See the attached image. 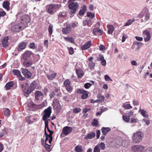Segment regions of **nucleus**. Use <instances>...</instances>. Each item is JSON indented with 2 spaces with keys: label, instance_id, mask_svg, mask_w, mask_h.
<instances>
[{
  "label": "nucleus",
  "instance_id": "1",
  "mask_svg": "<svg viewBox=\"0 0 152 152\" xmlns=\"http://www.w3.org/2000/svg\"><path fill=\"white\" fill-rule=\"evenodd\" d=\"M17 20L25 28L30 23V18L27 15L24 14L22 13H18L16 15Z\"/></svg>",
  "mask_w": 152,
  "mask_h": 152
},
{
  "label": "nucleus",
  "instance_id": "2",
  "mask_svg": "<svg viewBox=\"0 0 152 152\" xmlns=\"http://www.w3.org/2000/svg\"><path fill=\"white\" fill-rule=\"evenodd\" d=\"M143 134L141 132L138 131L133 133L132 140L134 143H137L141 142L142 140Z\"/></svg>",
  "mask_w": 152,
  "mask_h": 152
},
{
  "label": "nucleus",
  "instance_id": "3",
  "mask_svg": "<svg viewBox=\"0 0 152 152\" xmlns=\"http://www.w3.org/2000/svg\"><path fill=\"white\" fill-rule=\"evenodd\" d=\"M37 83L35 81L33 82L26 90H24V94L26 97H28L30 94L37 88Z\"/></svg>",
  "mask_w": 152,
  "mask_h": 152
},
{
  "label": "nucleus",
  "instance_id": "4",
  "mask_svg": "<svg viewBox=\"0 0 152 152\" xmlns=\"http://www.w3.org/2000/svg\"><path fill=\"white\" fill-rule=\"evenodd\" d=\"M53 106L54 108L57 112H60L62 109V107L61 105L58 100L56 98H54L53 102Z\"/></svg>",
  "mask_w": 152,
  "mask_h": 152
},
{
  "label": "nucleus",
  "instance_id": "5",
  "mask_svg": "<svg viewBox=\"0 0 152 152\" xmlns=\"http://www.w3.org/2000/svg\"><path fill=\"white\" fill-rule=\"evenodd\" d=\"M44 112L45 114L43 115L42 119L45 121H47L46 119L50 117L52 112L51 107H48L45 110Z\"/></svg>",
  "mask_w": 152,
  "mask_h": 152
},
{
  "label": "nucleus",
  "instance_id": "6",
  "mask_svg": "<svg viewBox=\"0 0 152 152\" xmlns=\"http://www.w3.org/2000/svg\"><path fill=\"white\" fill-rule=\"evenodd\" d=\"M69 7L70 9L72 10L71 13H73L75 12L76 10L78 7V4L77 2H74L71 1H69Z\"/></svg>",
  "mask_w": 152,
  "mask_h": 152
},
{
  "label": "nucleus",
  "instance_id": "7",
  "mask_svg": "<svg viewBox=\"0 0 152 152\" xmlns=\"http://www.w3.org/2000/svg\"><path fill=\"white\" fill-rule=\"evenodd\" d=\"M72 130V127L68 126H66L63 128L62 132L61 134V136L62 134L67 135L70 133Z\"/></svg>",
  "mask_w": 152,
  "mask_h": 152
},
{
  "label": "nucleus",
  "instance_id": "8",
  "mask_svg": "<svg viewBox=\"0 0 152 152\" xmlns=\"http://www.w3.org/2000/svg\"><path fill=\"white\" fill-rule=\"evenodd\" d=\"M24 28L19 23L18 25H16L12 26L11 29L13 31L19 32Z\"/></svg>",
  "mask_w": 152,
  "mask_h": 152
},
{
  "label": "nucleus",
  "instance_id": "9",
  "mask_svg": "<svg viewBox=\"0 0 152 152\" xmlns=\"http://www.w3.org/2000/svg\"><path fill=\"white\" fill-rule=\"evenodd\" d=\"M132 149L135 152H142L144 147L141 145H135L132 146Z\"/></svg>",
  "mask_w": 152,
  "mask_h": 152
},
{
  "label": "nucleus",
  "instance_id": "10",
  "mask_svg": "<svg viewBox=\"0 0 152 152\" xmlns=\"http://www.w3.org/2000/svg\"><path fill=\"white\" fill-rule=\"evenodd\" d=\"M22 73L24 75L26 78H30L32 75L31 73L29 71L28 69H24V68H22L21 70Z\"/></svg>",
  "mask_w": 152,
  "mask_h": 152
},
{
  "label": "nucleus",
  "instance_id": "11",
  "mask_svg": "<svg viewBox=\"0 0 152 152\" xmlns=\"http://www.w3.org/2000/svg\"><path fill=\"white\" fill-rule=\"evenodd\" d=\"M78 94H81V98L83 99H85L87 98L88 96V92L83 89H79L77 91Z\"/></svg>",
  "mask_w": 152,
  "mask_h": 152
},
{
  "label": "nucleus",
  "instance_id": "12",
  "mask_svg": "<svg viewBox=\"0 0 152 152\" xmlns=\"http://www.w3.org/2000/svg\"><path fill=\"white\" fill-rule=\"evenodd\" d=\"M56 6L52 4L48 5L47 6V9L48 12L51 14H53L56 11Z\"/></svg>",
  "mask_w": 152,
  "mask_h": 152
},
{
  "label": "nucleus",
  "instance_id": "13",
  "mask_svg": "<svg viewBox=\"0 0 152 152\" xmlns=\"http://www.w3.org/2000/svg\"><path fill=\"white\" fill-rule=\"evenodd\" d=\"M13 74L17 75L19 77V80L23 81L25 80V78L24 77H22L21 75L20 72L17 69L13 70L12 71Z\"/></svg>",
  "mask_w": 152,
  "mask_h": 152
},
{
  "label": "nucleus",
  "instance_id": "14",
  "mask_svg": "<svg viewBox=\"0 0 152 152\" xmlns=\"http://www.w3.org/2000/svg\"><path fill=\"white\" fill-rule=\"evenodd\" d=\"M144 41L147 42L149 40L151 39L150 34V32L147 31H144L143 32Z\"/></svg>",
  "mask_w": 152,
  "mask_h": 152
},
{
  "label": "nucleus",
  "instance_id": "15",
  "mask_svg": "<svg viewBox=\"0 0 152 152\" xmlns=\"http://www.w3.org/2000/svg\"><path fill=\"white\" fill-rule=\"evenodd\" d=\"M24 60L25 61L23 62V66L26 68L30 66L33 64V61L31 59Z\"/></svg>",
  "mask_w": 152,
  "mask_h": 152
},
{
  "label": "nucleus",
  "instance_id": "16",
  "mask_svg": "<svg viewBox=\"0 0 152 152\" xmlns=\"http://www.w3.org/2000/svg\"><path fill=\"white\" fill-rule=\"evenodd\" d=\"M32 53L29 50H26L23 54V58L24 60L28 59L32 55Z\"/></svg>",
  "mask_w": 152,
  "mask_h": 152
},
{
  "label": "nucleus",
  "instance_id": "17",
  "mask_svg": "<svg viewBox=\"0 0 152 152\" xmlns=\"http://www.w3.org/2000/svg\"><path fill=\"white\" fill-rule=\"evenodd\" d=\"M70 82L68 80H65L64 82V85L66 87V90L68 92L72 91V88L70 85Z\"/></svg>",
  "mask_w": 152,
  "mask_h": 152
},
{
  "label": "nucleus",
  "instance_id": "18",
  "mask_svg": "<svg viewBox=\"0 0 152 152\" xmlns=\"http://www.w3.org/2000/svg\"><path fill=\"white\" fill-rule=\"evenodd\" d=\"M43 93L40 91H37L35 93V97L36 100H38L41 98L43 96Z\"/></svg>",
  "mask_w": 152,
  "mask_h": 152
},
{
  "label": "nucleus",
  "instance_id": "19",
  "mask_svg": "<svg viewBox=\"0 0 152 152\" xmlns=\"http://www.w3.org/2000/svg\"><path fill=\"white\" fill-rule=\"evenodd\" d=\"M9 37H4L1 40V42L2 46L4 48L7 47L8 45V40Z\"/></svg>",
  "mask_w": 152,
  "mask_h": 152
},
{
  "label": "nucleus",
  "instance_id": "20",
  "mask_svg": "<svg viewBox=\"0 0 152 152\" xmlns=\"http://www.w3.org/2000/svg\"><path fill=\"white\" fill-rule=\"evenodd\" d=\"M71 31V26L70 25L68 24L65 28H62V31L63 33L67 34L70 32Z\"/></svg>",
  "mask_w": 152,
  "mask_h": 152
},
{
  "label": "nucleus",
  "instance_id": "21",
  "mask_svg": "<svg viewBox=\"0 0 152 152\" xmlns=\"http://www.w3.org/2000/svg\"><path fill=\"white\" fill-rule=\"evenodd\" d=\"M91 45V41H88L85 45L81 46V49L83 50H85L89 48Z\"/></svg>",
  "mask_w": 152,
  "mask_h": 152
},
{
  "label": "nucleus",
  "instance_id": "22",
  "mask_svg": "<svg viewBox=\"0 0 152 152\" xmlns=\"http://www.w3.org/2000/svg\"><path fill=\"white\" fill-rule=\"evenodd\" d=\"M10 3L8 1H5L2 3V6L3 8L6 9L7 11H9Z\"/></svg>",
  "mask_w": 152,
  "mask_h": 152
},
{
  "label": "nucleus",
  "instance_id": "23",
  "mask_svg": "<svg viewBox=\"0 0 152 152\" xmlns=\"http://www.w3.org/2000/svg\"><path fill=\"white\" fill-rule=\"evenodd\" d=\"M26 45V42H22L20 43L18 48V51H21L25 48Z\"/></svg>",
  "mask_w": 152,
  "mask_h": 152
},
{
  "label": "nucleus",
  "instance_id": "24",
  "mask_svg": "<svg viewBox=\"0 0 152 152\" xmlns=\"http://www.w3.org/2000/svg\"><path fill=\"white\" fill-rule=\"evenodd\" d=\"M101 130L103 135H105L110 131V129L109 127H103L102 128Z\"/></svg>",
  "mask_w": 152,
  "mask_h": 152
},
{
  "label": "nucleus",
  "instance_id": "25",
  "mask_svg": "<svg viewBox=\"0 0 152 152\" xmlns=\"http://www.w3.org/2000/svg\"><path fill=\"white\" fill-rule=\"evenodd\" d=\"M14 84V83L12 81H11L7 83L5 86V87L6 90H9L10 89V88L13 86Z\"/></svg>",
  "mask_w": 152,
  "mask_h": 152
},
{
  "label": "nucleus",
  "instance_id": "26",
  "mask_svg": "<svg viewBox=\"0 0 152 152\" xmlns=\"http://www.w3.org/2000/svg\"><path fill=\"white\" fill-rule=\"evenodd\" d=\"M45 128H47L48 131L49 132L50 134H49L50 137L52 136V135L53 133V132L52 131L50 130L48 126V122L47 121H45Z\"/></svg>",
  "mask_w": 152,
  "mask_h": 152
},
{
  "label": "nucleus",
  "instance_id": "27",
  "mask_svg": "<svg viewBox=\"0 0 152 152\" xmlns=\"http://www.w3.org/2000/svg\"><path fill=\"white\" fill-rule=\"evenodd\" d=\"M142 115L144 117L148 118V115L147 114V112L142 109H140L139 111Z\"/></svg>",
  "mask_w": 152,
  "mask_h": 152
},
{
  "label": "nucleus",
  "instance_id": "28",
  "mask_svg": "<svg viewBox=\"0 0 152 152\" xmlns=\"http://www.w3.org/2000/svg\"><path fill=\"white\" fill-rule=\"evenodd\" d=\"M86 11V7L84 5L83 6L81 10H80L79 12V14L80 15L82 16L84 15Z\"/></svg>",
  "mask_w": 152,
  "mask_h": 152
},
{
  "label": "nucleus",
  "instance_id": "29",
  "mask_svg": "<svg viewBox=\"0 0 152 152\" xmlns=\"http://www.w3.org/2000/svg\"><path fill=\"white\" fill-rule=\"evenodd\" d=\"M107 29H108V33L109 34H112L113 31L114 29V28L112 25H109L107 26Z\"/></svg>",
  "mask_w": 152,
  "mask_h": 152
},
{
  "label": "nucleus",
  "instance_id": "30",
  "mask_svg": "<svg viewBox=\"0 0 152 152\" xmlns=\"http://www.w3.org/2000/svg\"><path fill=\"white\" fill-rule=\"evenodd\" d=\"M99 33V34L101 35L102 33V31L99 28H96L93 30V33L94 35H96L97 33Z\"/></svg>",
  "mask_w": 152,
  "mask_h": 152
},
{
  "label": "nucleus",
  "instance_id": "31",
  "mask_svg": "<svg viewBox=\"0 0 152 152\" xmlns=\"http://www.w3.org/2000/svg\"><path fill=\"white\" fill-rule=\"evenodd\" d=\"M127 102L124 103L123 104L122 107L126 109H129L132 108V107L130 104H127Z\"/></svg>",
  "mask_w": 152,
  "mask_h": 152
},
{
  "label": "nucleus",
  "instance_id": "32",
  "mask_svg": "<svg viewBox=\"0 0 152 152\" xmlns=\"http://www.w3.org/2000/svg\"><path fill=\"white\" fill-rule=\"evenodd\" d=\"M75 150L76 152H82L83 148L81 145H77L75 147Z\"/></svg>",
  "mask_w": 152,
  "mask_h": 152
},
{
  "label": "nucleus",
  "instance_id": "33",
  "mask_svg": "<svg viewBox=\"0 0 152 152\" xmlns=\"http://www.w3.org/2000/svg\"><path fill=\"white\" fill-rule=\"evenodd\" d=\"M95 136V134L94 132H92L91 134L89 133L86 135V136L85 137L86 139H91L92 138L94 137Z\"/></svg>",
  "mask_w": 152,
  "mask_h": 152
},
{
  "label": "nucleus",
  "instance_id": "34",
  "mask_svg": "<svg viewBox=\"0 0 152 152\" xmlns=\"http://www.w3.org/2000/svg\"><path fill=\"white\" fill-rule=\"evenodd\" d=\"M76 73L78 77L79 78H81L83 75V72L80 69H78L76 71Z\"/></svg>",
  "mask_w": 152,
  "mask_h": 152
},
{
  "label": "nucleus",
  "instance_id": "35",
  "mask_svg": "<svg viewBox=\"0 0 152 152\" xmlns=\"http://www.w3.org/2000/svg\"><path fill=\"white\" fill-rule=\"evenodd\" d=\"M91 83H86L84 85V87L86 89H88L94 83V81H91Z\"/></svg>",
  "mask_w": 152,
  "mask_h": 152
},
{
  "label": "nucleus",
  "instance_id": "36",
  "mask_svg": "<svg viewBox=\"0 0 152 152\" xmlns=\"http://www.w3.org/2000/svg\"><path fill=\"white\" fill-rule=\"evenodd\" d=\"M56 75V73H54L47 75V77L49 80H52L54 79Z\"/></svg>",
  "mask_w": 152,
  "mask_h": 152
},
{
  "label": "nucleus",
  "instance_id": "37",
  "mask_svg": "<svg viewBox=\"0 0 152 152\" xmlns=\"http://www.w3.org/2000/svg\"><path fill=\"white\" fill-rule=\"evenodd\" d=\"M64 38L67 41L70 42L72 43H74V39L72 37H64Z\"/></svg>",
  "mask_w": 152,
  "mask_h": 152
},
{
  "label": "nucleus",
  "instance_id": "38",
  "mask_svg": "<svg viewBox=\"0 0 152 152\" xmlns=\"http://www.w3.org/2000/svg\"><path fill=\"white\" fill-rule=\"evenodd\" d=\"M123 118L124 121L126 122H128L130 120L129 116L127 115H123Z\"/></svg>",
  "mask_w": 152,
  "mask_h": 152
},
{
  "label": "nucleus",
  "instance_id": "39",
  "mask_svg": "<svg viewBox=\"0 0 152 152\" xmlns=\"http://www.w3.org/2000/svg\"><path fill=\"white\" fill-rule=\"evenodd\" d=\"M53 26L52 25L50 24L49 26L48 31L49 33V35H51L53 33Z\"/></svg>",
  "mask_w": 152,
  "mask_h": 152
},
{
  "label": "nucleus",
  "instance_id": "40",
  "mask_svg": "<svg viewBox=\"0 0 152 152\" xmlns=\"http://www.w3.org/2000/svg\"><path fill=\"white\" fill-rule=\"evenodd\" d=\"M97 97L99 99L98 100V101H100V102H103L104 101V96L100 95H98Z\"/></svg>",
  "mask_w": 152,
  "mask_h": 152
},
{
  "label": "nucleus",
  "instance_id": "41",
  "mask_svg": "<svg viewBox=\"0 0 152 152\" xmlns=\"http://www.w3.org/2000/svg\"><path fill=\"white\" fill-rule=\"evenodd\" d=\"M4 114L5 116H9L10 115V111L8 109H6L4 111Z\"/></svg>",
  "mask_w": 152,
  "mask_h": 152
},
{
  "label": "nucleus",
  "instance_id": "42",
  "mask_svg": "<svg viewBox=\"0 0 152 152\" xmlns=\"http://www.w3.org/2000/svg\"><path fill=\"white\" fill-rule=\"evenodd\" d=\"M31 117V116L29 115L28 117H27L26 119V121L29 124H32L34 122V121H32L30 119Z\"/></svg>",
  "mask_w": 152,
  "mask_h": 152
},
{
  "label": "nucleus",
  "instance_id": "43",
  "mask_svg": "<svg viewBox=\"0 0 152 152\" xmlns=\"http://www.w3.org/2000/svg\"><path fill=\"white\" fill-rule=\"evenodd\" d=\"M87 16L90 18L92 19L95 17L94 14L92 13L88 12Z\"/></svg>",
  "mask_w": 152,
  "mask_h": 152
},
{
  "label": "nucleus",
  "instance_id": "44",
  "mask_svg": "<svg viewBox=\"0 0 152 152\" xmlns=\"http://www.w3.org/2000/svg\"><path fill=\"white\" fill-rule=\"evenodd\" d=\"M91 21V19L88 20H84L83 21V24L84 26H86V25H88Z\"/></svg>",
  "mask_w": 152,
  "mask_h": 152
},
{
  "label": "nucleus",
  "instance_id": "45",
  "mask_svg": "<svg viewBox=\"0 0 152 152\" xmlns=\"http://www.w3.org/2000/svg\"><path fill=\"white\" fill-rule=\"evenodd\" d=\"M104 79L106 81H113L107 75H105L104 76Z\"/></svg>",
  "mask_w": 152,
  "mask_h": 152
},
{
  "label": "nucleus",
  "instance_id": "46",
  "mask_svg": "<svg viewBox=\"0 0 152 152\" xmlns=\"http://www.w3.org/2000/svg\"><path fill=\"white\" fill-rule=\"evenodd\" d=\"M134 21V20H129L126 23L125 26H128L131 24Z\"/></svg>",
  "mask_w": 152,
  "mask_h": 152
},
{
  "label": "nucleus",
  "instance_id": "47",
  "mask_svg": "<svg viewBox=\"0 0 152 152\" xmlns=\"http://www.w3.org/2000/svg\"><path fill=\"white\" fill-rule=\"evenodd\" d=\"M100 148L99 145H98L95 146L94 150V152H100Z\"/></svg>",
  "mask_w": 152,
  "mask_h": 152
},
{
  "label": "nucleus",
  "instance_id": "48",
  "mask_svg": "<svg viewBox=\"0 0 152 152\" xmlns=\"http://www.w3.org/2000/svg\"><path fill=\"white\" fill-rule=\"evenodd\" d=\"M81 110V109L79 107H76L73 109V112L74 113H77L80 112Z\"/></svg>",
  "mask_w": 152,
  "mask_h": 152
},
{
  "label": "nucleus",
  "instance_id": "49",
  "mask_svg": "<svg viewBox=\"0 0 152 152\" xmlns=\"http://www.w3.org/2000/svg\"><path fill=\"white\" fill-rule=\"evenodd\" d=\"M66 15V13L64 12H60L58 15V17L60 18H64Z\"/></svg>",
  "mask_w": 152,
  "mask_h": 152
},
{
  "label": "nucleus",
  "instance_id": "50",
  "mask_svg": "<svg viewBox=\"0 0 152 152\" xmlns=\"http://www.w3.org/2000/svg\"><path fill=\"white\" fill-rule=\"evenodd\" d=\"M99 145V148H101V149L104 150L105 149V147L104 144L103 142H102Z\"/></svg>",
  "mask_w": 152,
  "mask_h": 152
},
{
  "label": "nucleus",
  "instance_id": "51",
  "mask_svg": "<svg viewBox=\"0 0 152 152\" xmlns=\"http://www.w3.org/2000/svg\"><path fill=\"white\" fill-rule=\"evenodd\" d=\"M91 110V109L90 108H84L83 110L82 113L83 114L86 113L87 112L90 111Z\"/></svg>",
  "mask_w": 152,
  "mask_h": 152
},
{
  "label": "nucleus",
  "instance_id": "52",
  "mask_svg": "<svg viewBox=\"0 0 152 152\" xmlns=\"http://www.w3.org/2000/svg\"><path fill=\"white\" fill-rule=\"evenodd\" d=\"M68 50L69 51V54L70 55H72L74 53V49L72 47L68 48Z\"/></svg>",
  "mask_w": 152,
  "mask_h": 152
},
{
  "label": "nucleus",
  "instance_id": "53",
  "mask_svg": "<svg viewBox=\"0 0 152 152\" xmlns=\"http://www.w3.org/2000/svg\"><path fill=\"white\" fill-rule=\"evenodd\" d=\"M92 124L94 126H98V121L96 119H94L92 123Z\"/></svg>",
  "mask_w": 152,
  "mask_h": 152
},
{
  "label": "nucleus",
  "instance_id": "54",
  "mask_svg": "<svg viewBox=\"0 0 152 152\" xmlns=\"http://www.w3.org/2000/svg\"><path fill=\"white\" fill-rule=\"evenodd\" d=\"M103 59H104V57L101 54H99V56L97 58V60L98 61H101Z\"/></svg>",
  "mask_w": 152,
  "mask_h": 152
},
{
  "label": "nucleus",
  "instance_id": "55",
  "mask_svg": "<svg viewBox=\"0 0 152 152\" xmlns=\"http://www.w3.org/2000/svg\"><path fill=\"white\" fill-rule=\"evenodd\" d=\"M46 145L45 146V147L46 150L48 151H51V149L49 147V146H51L50 145H48L45 143Z\"/></svg>",
  "mask_w": 152,
  "mask_h": 152
},
{
  "label": "nucleus",
  "instance_id": "56",
  "mask_svg": "<svg viewBox=\"0 0 152 152\" xmlns=\"http://www.w3.org/2000/svg\"><path fill=\"white\" fill-rule=\"evenodd\" d=\"M95 64L93 62H90L88 64V66L91 69L92 68H93L95 66Z\"/></svg>",
  "mask_w": 152,
  "mask_h": 152
},
{
  "label": "nucleus",
  "instance_id": "57",
  "mask_svg": "<svg viewBox=\"0 0 152 152\" xmlns=\"http://www.w3.org/2000/svg\"><path fill=\"white\" fill-rule=\"evenodd\" d=\"M150 15L149 13H147L145 15V20L146 21H147L150 19Z\"/></svg>",
  "mask_w": 152,
  "mask_h": 152
},
{
  "label": "nucleus",
  "instance_id": "58",
  "mask_svg": "<svg viewBox=\"0 0 152 152\" xmlns=\"http://www.w3.org/2000/svg\"><path fill=\"white\" fill-rule=\"evenodd\" d=\"M133 103L134 106H137L139 105V102L138 101L133 100L132 101Z\"/></svg>",
  "mask_w": 152,
  "mask_h": 152
},
{
  "label": "nucleus",
  "instance_id": "59",
  "mask_svg": "<svg viewBox=\"0 0 152 152\" xmlns=\"http://www.w3.org/2000/svg\"><path fill=\"white\" fill-rule=\"evenodd\" d=\"M29 47L30 48L33 49H35V43H31L29 45Z\"/></svg>",
  "mask_w": 152,
  "mask_h": 152
},
{
  "label": "nucleus",
  "instance_id": "60",
  "mask_svg": "<svg viewBox=\"0 0 152 152\" xmlns=\"http://www.w3.org/2000/svg\"><path fill=\"white\" fill-rule=\"evenodd\" d=\"M142 121H145V124L147 125H149L150 124V121L149 120L145 119H143Z\"/></svg>",
  "mask_w": 152,
  "mask_h": 152
},
{
  "label": "nucleus",
  "instance_id": "61",
  "mask_svg": "<svg viewBox=\"0 0 152 152\" xmlns=\"http://www.w3.org/2000/svg\"><path fill=\"white\" fill-rule=\"evenodd\" d=\"M144 15V12H140L137 16V17L139 18H142Z\"/></svg>",
  "mask_w": 152,
  "mask_h": 152
},
{
  "label": "nucleus",
  "instance_id": "62",
  "mask_svg": "<svg viewBox=\"0 0 152 152\" xmlns=\"http://www.w3.org/2000/svg\"><path fill=\"white\" fill-rule=\"evenodd\" d=\"M6 14V12L4 11H2L0 12V17H3Z\"/></svg>",
  "mask_w": 152,
  "mask_h": 152
},
{
  "label": "nucleus",
  "instance_id": "63",
  "mask_svg": "<svg viewBox=\"0 0 152 152\" xmlns=\"http://www.w3.org/2000/svg\"><path fill=\"white\" fill-rule=\"evenodd\" d=\"M101 63L103 66H105L106 65V61L104 59L101 61Z\"/></svg>",
  "mask_w": 152,
  "mask_h": 152
},
{
  "label": "nucleus",
  "instance_id": "64",
  "mask_svg": "<svg viewBox=\"0 0 152 152\" xmlns=\"http://www.w3.org/2000/svg\"><path fill=\"white\" fill-rule=\"evenodd\" d=\"M145 152H152V148L150 147L148 148Z\"/></svg>",
  "mask_w": 152,
  "mask_h": 152
}]
</instances>
